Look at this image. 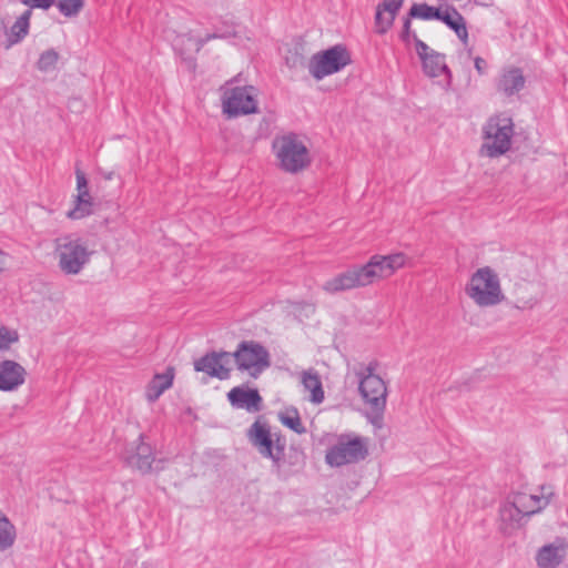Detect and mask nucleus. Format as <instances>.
<instances>
[{"label":"nucleus","instance_id":"f3484780","mask_svg":"<svg viewBox=\"0 0 568 568\" xmlns=\"http://www.w3.org/2000/svg\"><path fill=\"white\" fill-rule=\"evenodd\" d=\"M526 79L523 70L517 67L505 69L497 82V90L506 97H513L525 88Z\"/></svg>","mask_w":568,"mask_h":568},{"label":"nucleus","instance_id":"20e7f679","mask_svg":"<svg viewBox=\"0 0 568 568\" xmlns=\"http://www.w3.org/2000/svg\"><path fill=\"white\" fill-rule=\"evenodd\" d=\"M465 293L478 307H493L506 301L500 278L490 266L479 267L471 274Z\"/></svg>","mask_w":568,"mask_h":568},{"label":"nucleus","instance_id":"ddd939ff","mask_svg":"<svg viewBox=\"0 0 568 568\" xmlns=\"http://www.w3.org/2000/svg\"><path fill=\"white\" fill-rule=\"evenodd\" d=\"M124 462L130 468L142 475L149 474L152 470L159 471L163 468L161 466L162 460L155 459L154 449L150 444L144 442L143 434H140L138 440L126 449Z\"/></svg>","mask_w":568,"mask_h":568},{"label":"nucleus","instance_id":"4468645a","mask_svg":"<svg viewBox=\"0 0 568 568\" xmlns=\"http://www.w3.org/2000/svg\"><path fill=\"white\" fill-rule=\"evenodd\" d=\"M230 363V352L212 351L194 361V371L205 373L210 377H214L220 381H225L231 376V368L229 367Z\"/></svg>","mask_w":568,"mask_h":568},{"label":"nucleus","instance_id":"0eeeda50","mask_svg":"<svg viewBox=\"0 0 568 568\" xmlns=\"http://www.w3.org/2000/svg\"><path fill=\"white\" fill-rule=\"evenodd\" d=\"M250 443L257 449L262 457L272 460V468L277 475L285 454V439L278 434H272L266 423L255 420L247 430Z\"/></svg>","mask_w":568,"mask_h":568},{"label":"nucleus","instance_id":"9d476101","mask_svg":"<svg viewBox=\"0 0 568 568\" xmlns=\"http://www.w3.org/2000/svg\"><path fill=\"white\" fill-rule=\"evenodd\" d=\"M231 361L236 368L247 372L253 378H257L271 365L270 353L265 346L256 341H242L234 352H230Z\"/></svg>","mask_w":568,"mask_h":568},{"label":"nucleus","instance_id":"a878e982","mask_svg":"<svg viewBox=\"0 0 568 568\" xmlns=\"http://www.w3.org/2000/svg\"><path fill=\"white\" fill-rule=\"evenodd\" d=\"M519 498V505L528 509V507L525 505V501L532 503L534 509L528 510L530 516L541 511L544 508H546L550 503V496H552V493H549L548 495L542 493L540 496L538 495H528L525 493L517 494Z\"/></svg>","mask_w":568,"mask_h":568},{"label":"nucleus","instance_id":"f8f14e48","mask_svg":"<svg viewBox=\"0 0 568 568\" xmlns=\"http://www.w3.org/2000/svg\"><path fill=\"white\" fill-rule=\"evenodd\" d=\"M416 53L422 62V69L428 78L445 75L443 89L448 91L452 88L453 74L446 63V55L429 48L417 34H414Z\"/></svg>","mask_w":568,"mask_h":568},{"label":"nucleus","instance_id":"473e14b6","mask_svg":"<svg viewBox=\"0 0 568 568\" xmlns=\"http://www.w3.org/2000/svg\"><path fill=\"white\" fill-rule=\"evenodd\" d=\"M19 341V334L14 329L7 327L0 328V351H7L10 346Z\"/></svg>","mask_w":568,"mask_h":568},{"label":"nucleus","instance_id":"58836bf2","mask_svg":"<svg viewBox=\"0 0 568 568\" xmlns=\"http://www.w3.org/2000/svg\"><path fill=\"white\" fill-rule=\"evenodd\" d=\"M9 260H10L9 253H7L0 248V274L7 270Z\"/></svg>","mask_w":568,"mask_h":568},{"label":"nucleus","instance_id":"f704fd0d","mask_svg":"<svg viewBox=\"0 0 568 568\" xmlns=\"http://www.w3.org/2000/svg\"><path fill=\"white\" fill-rule=\"evenodd\" d=\"M403 3H404V0H383L381 3H378V6L382 9H385V11L388 14H392L393 18H396V14L399 11V9L402 8Z\"/></svg>","mask_w":568,"mask_h":568},{"label":"nucleus","instance_id":"f257e3e1","mask_svg":"<svg viewBox=\"0 0 568 568\" xmlns=\"http://www.w3.org/2000/svg\"><path fill=\"white\" fill-rule=\"evenodd\" d=\"M406 257L403 253L388 255H373L367 263L354 264L345 271L336 274L323 284V290L329 294H337L358 287H365L377 280L388 277L405 265Z\"/></svg>","mask_w":568,"mask_h":568},{"label":"nucleus","instance_id":"a19ab883","mask_svg":"<svg viewBox=\"0 0 568 568\" xmlns=\"http://www.w3.org/2000/svg\"><path fill=\"white\" fill-rule=\"evenodd\" d=\"M74 197H81L82 200H89V201H92V197H91V195H90V192H89V191L78 192V194H77Z\"/></svg>","mask_w":568,"mask_h":568},{"label":"nucleus","instance_id":"412c9836","mask_svg":"<svg viewBox=\"0 0 568 568\" xmlns=\"http://www.w3.org/2000/svg\"><path fill=\"white\" fill-rule=\"evenodd\" d=\"M302 385L305 390L311 393L310 400L314 404H321L325 396L321 376L314 369L303 373Z\"/></svg>","mask_w":568,"mask_h":568},{"label":"nucleus","instance_id":"cd10ccee","mask_svg":"<svg viewBox=\"0 0 568 568\" xmlns=\"http://www.w3.org/2000/svg\"><path fill=\"white\" fill-rule=\"evenodd\" d=\"M93 213V201L75 197L74 206L67 213L71 220H81Z\"/></svg>","mask_w":568,"mask_h":568},{"label":"nucleus","instance_id":"c03bdc74","mask_svg":"<svg viewBox=\"0 0 568 568\" xmlns=\"http://www.w3.org/2000/svg\"><path fill=\"white\" fill-rule=\"evenodd\" d=\"M525 505L528 507L527 510L534 509L532 503L525 501Z\"/></svg>","mask_w":568,"mask_h":568},{"label":"nucleus","instance_id":"ea45409f","mask_svg":"<svg viewBox=\"0 0 568 568\" xmlns=\"http://www.w3.org/2000/svg\"><path fill=\"white\" fill-rule=\"evenodd\" d=\"M474 64H475V69L477 70V72L479 74H484L485 73L487 63H486V61L483 58L476 57L475 60H474Z\"/></svg>","mask_w":568,"mask_h":568},{"label":"nucleus","instance_id":"7ed1b4c3","mask_svg":"<svg viewBox=\"0 0 568 568\" xmlns=\"http://www.w3.org/2000/svg\"><path fill=\"white\" fill-rule=\"evenodd\" d=\"M272 150L278 161V168L286 173H300L312 163L308 148L294 132L276 136L273 140Z\"/></svg>","mask_w":568,"mask_h":568},{"label":"nucleus","instance_id":"bb28decb","mask_svg":"<svg viewBox=\"0 0 568 568\" xmlns=\"http://www.w3.org/2000/svg\"><path fill=\"white\" fill-rule=\"evenodd\" d=\"M440 8L427 3H414L409 9V18L420 20H438L440 18Z\"/></svg>","mask_w":568,"mask_h":568},{"label":"nucleus","instance_id":"423d86ee","mask_svg":"<svg viewBox=\"0 0 568 568\" xmlns=\"http://www.w3.org/2000/svg\"><path fill=\"white\" fill-rule=\"evenodd\" d=\"M55 256L58 266L65 275H78L89 264L92 252L87 243L73 234L55 240Z\"/></svg>","mask_w":568,"mask_h":568},{"label":"nucleus","instance_id":"4c0bfd02","mask_svg":"<svg viewBox=\"0 0 568 568\" xmlns=\"http://www.w3.org/2000/svg\"><path fill=\"white\" fill-rule=\"evenodd\" d=\"M163 394L160 392L156 385H153L152 382L149 383L145 392V397L150 403H154L159 397Z\"/></svg>","mask_w":568,"mask_h":568},{"label":"nucleus","instance_id":"9b49d317","mask_svg":"<svg viewBox=\"0 0 568 568\" xmlns=\"http://www.w3.org/2000/svg\"><path fill=\"white\" fill-rule=\"evenodd\" d=\"M352 63L351 53L344 44H335L312 55L310 74L317 81L342 71Z\"/></svg>","mask_w":568,"mask_h":568},{"label":"nucleus","instance_id":"7c9ffc66","mask_svg":"<svg viewBox=\"0 0 568 568\" xmlns=\"http://www.w3.org/2000/svg\"><path fill=\"white\" fill-rule=\"evenodd\" d=\"M383 12H385V9H382L378 4L376 7V13H375V24L377 33L385 34L393 26L395 18H393L392 14H388V17H383Z\"/></svg>","mask_w":568,"mask_h":568},{"label":"nucleus","instance_id":"e433bc0d","mask_svg":"<svg viewBox=\"0 0 568 568\" xmlns=\"http://www.w3.org/2000/svg\"><path fill=\"white\" fill-rule=\"evenodd\" d=\"M75 179H77V190L78 192L89 191L88 189V180L82 170L79 168L75 169Z\"/></svg>","mask_w":568,"mask_h":568},{"label":"nucleus","instance_id":"2eb2a0df","mask_svg":"<svg viewBox=\"0 0 568 568\" xmlns=\"http://www.w3.org/2000/svg\"><path fill=\"white\" fill-rule=\"evenodd\" d=\"M227 400L236 409H245L250 413L262 409V396L256 388L235 386L227 393Z\"/></svg>","mask_w":568,"mask_h":568},{"label":"nucleus","instance_id":"6e6552de","mask_svg":"<svg viewBox=\"0 0 568 568\" xmlns=\"http://www.w3.org/2000/svg\"><path fill=\"white\" fill-rule=\"evenodd\" d=\"M368 456L367 439L354 434H341L337 442L327 448L325 462L331 467L357 464Z\"/></svg>","mask_w":568,"mask_h":568},{"label":"nucleus","instance_id":"1a4fd4ad","mask_svg":"<svg viewBox=\"0 0 568 568\" xmlns=\"http://www.w3.org/2000/svg\"><path fill=\"white\" fill-rule=\"evenodd\" d=\"M483 134L486 142L481 146V153L488 158L504 155L511 146L513 120L506 116H493L485 124Z\"/></svg>","mask_w":568,"mask_h":568},{"label":"nucleus","instance_id":"c85d7f7f","mask_svg":"<svg viewBox=\"0 0 568 568\" xmlns=\"http://www.w3.org/2000/svg\"><path fill=\"white\" fill-rule=\"evenodd\" d=\"M58 60L59 53L54 49H48L40 54L37 61V68L41 72L53 71L55 69Z\"/></svg>","mask_w":568,"mask_h":568},{"label":"nucleus","instance_id":"393cba45","mask_svg":"<svg viewBox=\"0 0 568 568\" xmlns=\"http://www.w3.org/2000/svg\"><path fill=\"white\" fill-rule=\"evenodd\" d=\"M236 31L227 27L225 30H216L214 32L207 33L204 37H194L191 32L185 33L183 37H185L189 41H193L195 44V51L200 52L201 49L211 40L214 39H229L231 37H235Z\"/></svg>","mask_w":568,"mask_h":568},{"label":"nucleus","instance_id":"f03ea898","mask_svg":"<svg viewBox=\"0 0 568 568\" xmlns=\"http://www.w3.org/2000/svg\"><path fill=\"white\" fill-rule=\"evenodd\" d=\"M378 367L377 361L367 365L361 364L355 369L358 379V392L364 403L369 407V419L373 424L382 422L387 403L386 383L375 372Z\"/></svg>","mask_w":568,"mask_h":568},{"label":"nucleus","instance_id":"aec40b11","mask_svg":"<svg viewBox=\"0 0 568 568\" xmlns=\"http://www.w3.org/2000/svg\"><path fill=\"white\" fill-rule=\"evenodd\" d=\"M499 516L503 523L511 527H519L523 525L525 518L530 517V514L525 507L519 505V498L515 495L513 501H507L501 505Z\"/></svg>","mask_w":568,"mask_h":568},{"label":"nucleus","instance_id":"37998d69","mask_svg":"<svg viewBox=\"0 0 568 568\" xmlns=\"http://www.w3.org/2000/svg\"><path fill=\"white\" fill-rule=\"evenodd\" d=\"M513 308L524 310L526 306H519L518 304H511Z\"/></svg>","mask_w":568,"mask_h":568},{"label":"nucleus","instance_id":"6ab92c4d","mask_svg":"<svg viewBox=\"0 0 568 568\" xmlns=\"http://www.w3.org/2000/svg\"><path fill=\"white\" fill-rule=\"evenodd\" d=\"M438 21L445 23L450 30H453L456 33L458 39L464 44H467L468 31L466 27V20L454 6H447L445 11L440 12V18H438Z\"/></svg>","mask_w":568,"mask_h":568},{"label":"nucleus","instance_id":"2f4dec72","mask_svg":"<svg viewBox=\"0 0 568 568\" xmlns=\"http://www.w3.org/2000/svg\"><path fill=\"white\" fill-rule=\"evenodd\" d=\"M174 378V369L172 367H168L166 371L162 374H155L152 378L153 385H156L160 392H165L172 386Z\"/></svg>","mask_w":568,"mask_h":568},{"label":"nucleus","instance_id":"72a5a7b5","mask_svg":"<svg viewBox=\"0 0 568 568\" xmlns=\"http://www.w3.org/2000/svg\"><path fill=\"white\" fill-rule=\"evenodd\" d=\"M412 19L413 18H409V11L407 12V16L403 19V30L399 34V38L405 43H409L410 40L414 41V34H416V32L412 30Z\"/></svg>","mask_w":568,"mask_h":568},{"label":"nucleus","instance_id":"c9c22d12","mask_svg":"<svg viewBox=\"0 0 568 568\" xmlns=\"http://www.w3.org/2000/svg\"><path fill=\"white\" fill-rule=\"evenodd\" d=\"M22 3L28 6L30 10L34 8L48 10L55 3V0H22Z\"/></svg>","mask_w":568,"mask_h":568},{"label":"nucleus","instance_id":"79ce46f5","mask_svg":"<svg viewBox=\"0 0 568 568\" xmlns=\"http://www.w3.org/2000/svg\"><path fill=\"white\" fill-rule=\"evenodd\" d=\"M114 176V172L110 171L103 175L104 180L110 181Z\"/></svg>","mask_w":568,"mask_h":568},{"label":"nucleus","instance_id":"a211bd4d","mask_svg":"<svg viewBox=\"0 0 568 568\" xmlns=\"http://www.w3.org/2000/svg\"><path fill=\"white\" fill-rule=\"evenodd\" d=\"M566 546L564 544H547L540 547L536 554V564L538 568H558L566 557Z\"/></svg>","mask_w":568,"mask_h":568},{"label":"nucleus","instance_id":"b1692460","mask_svg":"<svg viewBox=\"0 0 568 568\" xmlns=\"http://www.w3.org/2000/svg\"><path fill=\"white\" fill-rule=\"evenodd\" d=\"M17 530L10 519L0 510V551L13 546Z\"/></svg>","mask_w":568,"mask_h":568},{"label":"nucleus","instance_id":"39448f33","mask_svg":"<svg viewBox=\"0 0 568 568\" xmlns=\"http://www.w3.org/2000/svg\"><path fill=\"white\" fill-rule=\"evenodd\" d=\"M237 77H234L221 87L222 113L227 120L260 112L256 88L235 85Z\"/></svg>","mask_w":568,"mask_h":568},{"label":"nucleus","instance_id":"5701e85b","mask_svg":"<svg viewBox=\"0 0 568 568\" xmlns=\"http://www.w3.org/2000/svg\"><path fill=\"white\" fill-rule=\"evenodd\" d=\"M278 420L288 429L302 435L306 433L296 407L290 406L278 413Z\"/></svg>","mask_w":568,"mask_h":568},{"label":"nucleus","instance_id":"4be33fe9","mask_svg":"<svg viewBox=\"0 0 568 568\" xmlns=\"http://www.w3.org/2000/svg\"><path fill=\"white\" fill-rule=\"evenodd\" d=\"M32 16V11L30 9L26 10L17 21L11 26L8 32V41L9 44H16L22 41L29 32L30 28V18Z\"/></svg>","mask_w":568,"mask_h":568},{"label":"nucleus","instance_id":"dca6fc26","mask_svg":"<svg viewBox=\"0 0 568 568\" xmlns=\"http://www.w3.org/2000/svg\"><path fill=\"white\" fill-rule=\"evenodd\" d=\"M27 372L16 361L4 359L0 362V390L13 392L26 382Z\"/></svg>","mask_w":568,"mask_h":568},{"label":"nucleus","instance_id":"c756f323","mask_svg":"<svg viewBox=\"0 0 568 568\" xmlns=\"http://www.w3.org/2000/svg\"><path fill=\"white\" fill-rule=\"evenodd\" d=\"M55 4L61 14L73 18L80 13L84 2L83 0H58Z\"/></svg>","mask_w":568,"mask_h":568}]
</instances>
